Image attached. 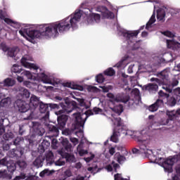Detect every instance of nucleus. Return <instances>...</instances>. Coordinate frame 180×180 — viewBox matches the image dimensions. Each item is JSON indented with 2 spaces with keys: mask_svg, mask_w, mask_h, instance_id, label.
I'll list each match as a JSON object with an SVG mask.
<instances>
[{
  "mask_svg": "<svg viewBox=\"0 0 180 180\" xmlns=\"http://www.w3.org/2000/svg\"><path fill=\"white\" fill-rule=\"evenodd\" d=\"M159 96H160V98H169V94L165 93L163 91L160 90L159 91Z\"/></svg>",
  "mask_w": 180,
  "mask_h": 180,
  "instance_id": "6e6d98bb",
  "label": "nucleus"
},
{
  "mask_svg": "<svg viewBox=\"0 0 180 180\" xmlns=\"http://www.w3.org/2000/svg\"><path fill=\"white\" fill-rule=\"evenodd\" d=\"M41 146L45 148V150H47L49 147H50V142L47 140H43V141L41 143Z\"/></svg>",
  "mask_w": 180,
  "mask_h": 180,
  "instance_id": "09e8293b",
  "label": "nucleus"
},
{
  "mask_svg": "<svg viewBox=\"0 0 180 180\" xmlns=\"http://www.w3.org/2000/svg\"><path fill=\"white\" fill-rule=\"evenodd\" d=\"M21 63L24 67H27V65H29V63L26 62V59L23 58L21 59Z\"/></svg>",
  "mask_w": 180,
  "mask_h": 180,
  "instance_id": "338daca9",
  "label": "nucleus"
},
{
  "mask_svg": "<svg viewBox=\"0 0 180 180\" xmlns=\"http://www.w3.org/2000/svg\"><path fill=\"white\" fill-rule=\"evenodd\" d=\"M176 102H179V100H177L173 96L168 100L167 103L169 106H175L176 105Z\"/></svg>",
  "mask_w": 180,
  "mask_h": 180,
  "instance_id": "ea45409f",
  "label": "nucleus"
},
{
  "mask_svg": "<svg viewBox=\"0 0 180 180\" xmlns=\"http://www.w3.org/2000/svg\"><path fill=\"white\" fill-rule=\"evenodd\" d=\"M22 141H23V138L18 136L17 137L14 141H13V145L14 146H19V144H20V143H22Z\"/></svg>",
  "mask_w": 180,
  "mask_h": 180,
  "instance_id": "8fccbe9b",
  "label": "nucleus"
},
{
  "mask_svg": "<svg viewBox=\"0 0 180 180\" xmlns=\"http://www.w3.org/2000/svg\"><path fill=\"white\" fill-rule=\"evenodd\" d=\"M15 105L20 113H26L30 110V105L22 99L15 101Z\"/></svg>",
  "mask_w": 180,
  "mask_h": 180,
  "instance_id": "1a4fd4ad",
  "label": "nucleus"
},
{
  "mask_svg": "<svg viewBox=\"0 0 180 180\" xmlns=\"http://www.w3.org/2000/svg\"><path fill=\"white\" fill-rule=\"evenodd\" d=\"M44 175H49V170L48 169H44L42 172H40L39 176H44Z\"/></svg>",
  "mask_w": 180,
  "mask_h": 180,
  "instance_id": "e2e57ef3",
  "label": "nucleus"
},
{
  "mask_svg": "<svg viewBox=\"0 0 180 180\" xmlns=\"http://www.w3.org/2000/svg\"><path fill=\"white\" fill-rule=\"evenodd\" d=\"M128 58L129 56H124L121 59V60L115 65V67H117V68H122V67H123V65H124V61H126Z\"/></svg>",
  "mask_w": 180,
  "mask_h": 180,
  "instance_id": "79ce46f5",
  "label": "nucleus"
},
{
  "mask_svg": "<svg viewBox=\"0 0 180 180\" xmlns=\"http://www.w3.org/2000/svg\"><path fill=\"white\" fill-rule=\"evenodd\" d=\"M7 171L10 172V174H13L16 170V165L15 163L8 164L6 166Z\"/></svg>",
  "mask_w": 180,
  "mask_h": 180,
  "instance_id": "f704fd0d",
  "label": "nucleus"
},
{
  "mask_svg": "<svg viewBox=\"0 0 180 180\" xmlns=\"http://www.w3.org/2000/svg\"><path fill=\"white\" fill-rule=\"evenodd\" d=\"M144 27H145L144 25H143L138 30L134 31L133 32H122V34L124 37H126L127 40H130V39L133 37H137V36H139V33H140V30H143Z\"/></svg>",
  "mask_w": 180,
  "mask_h": 180,
  "instance_id": "ddd939ff",
  "label": "nucleus"
},
{
  "mask_svg": "<svg viewBox=\"0 0 180 180\" xmlns=\"http://www.w3.org/2000/svg\"><path fill=\"white\" fill-rule=\"evenodd\" d=\"M164 106V101L158 99L153 104L148 107L149 112H157L160 108Z\"/></svg>",
  "mask_w": 180,
  "mask_h": 180,
  "instance_id": "9b49d317",
  "label": "nucleus"
},
{
  "mask_svg": "<svg viewBox=\"0 0 180 180\" xmlns=\"http://www.w3.org/2000/svg\"><path fill=\"white\" fill-rule=\"evenodd\" d=\"M180 161V153L173 157L168 158L167 159H164L162 158H156V162L162 165L167 172H172V165Z\"/></svg>",
  "mask_w": 180,
  "mask_h": 180,
  "instance_id": "0eeeda50",
  "label": "nucleus"
},
{
  "mask_svg": "<svg viewBox=\"0 0 180 180\" xmlns=\"http://www.w3.org/2000/svg\"><path fill=\"white\" fill-rule=\"evenodd\" d=\"M47 127H48V130H49V134H51V137L58 136V134H60L58 127H57L54 125H51V124H48Z\"/></svg>",
  "mask_w": 180,
  "mask_h": 180,
  "instance_id": "f3484780",
  "label": "nucleus"
},
{
  "mask_svg": "<svg viewBox=\"0 0 180 180\" xmlns=\"http://www.w3.org/2000/svg\"><path fill=\"white\" fill-rule=\"evenodd\" d=\"M172 96L175 98L177 101H180V87H178L173 90Z\"/></svg>",
  "mask_w": 180,
  "mask_h": 180,
  "instance_id": "4c0bfd02",
  "label": "nucleus"
},
{
  "mask_svg": "<svg viewBox=\"0 0 180 180\" xmlns=\"http://www.w3.org/2000/svg\"><path fill=\"white\" fill-rule=\"evenodd\" d=\"M93 115L94 113H74L72 115L73 117L75 118L74 129L75 130H78L75 131L77 137H84V126L86 122V119Z\"/></svg>",
  "mask_w": 180,
  "mask_h": 180,
  "instance_id": "20e7f679",
  "label": "nucleus"
},
{
  "mask_svg": "<svg viewBox=\"0 0 180 180\" xmlns=\"http://www.w3.org/2000/svg\"><path fill=\"white\" fill-rule=\"evenodd\" d=\"M34 129L35 130L36 134H37L38 136H43V134L46 133V130H44V129L40 125L38 126L37 128L36 127H34Z\"/></svg>",
  "mask_w": 180,
  "mask_h": 180,
  "instance_id": "7c9ffc66",
  "label": "nucleus"
},
{
  "mask_svg": "<svg viewBox=\"0 0 180 180\" xmlns=\"http://www.w3.org/2000/svg\"><path fill=\"white\" fill-rule=\"evenodd\" d=\"M4 22L7 23V25H16V22L11 20L10 18H6L4 20Z\"/></svg>",
  "mask_w": 180,
  "mask_h": 180,
  "instance_id": "5fc2aeb1",
  "label": "nucleus"
},
{
  "mask_svg": "<svg viewBox=\"0 0 180 180\" xmlns=\"http://www.w3.org/2000/svg\"><path fill=\"white\" fill-rule=\"evenodd\" d=\"M13 180H26V174L21 173L20 176H15Z\"/></svg>",
  "mask_w": 180,
  "mask_h": 180,
  "instance_id": "603ef678",
  "label": "nucleus"
},
{
  "mask_svg": "<svg viewBox=\"0 0 180 180\" xmlns=\"http://www.w3.org/2000/svg\"><path fill=\"white\" fill-rule=\"evenodd\" d=\"M36 77L39 78V79H41L44 82V84H50L51 85L53 84V82H51V79L47 76L46 74H44V72H41L39 73H34Z\"/></svg>",
  "mask_w": 180,
  "mask_h": 180,
  "instance_id": "4468645a",
  "label": "nucleus"
},
{
  "mask_svg": "<svg viewBox=\"0 0 180 180\" xmlns=\"http://www.w3.org/2000/svg\"><path fill=\"white\" fill-rule=\"evenodd\" d=\"M19 150L18 149L13 148L8 153V155L11 157V158H13L15 157H19Z\"/></svg>",
  "mask_w": 180,
  "mask_h": 180,
  "instance_id": "72a5a7b5",
  "label": "nucleus"
},
{
  "mask_svg": "<svg viewBox=\"0 0 180 180\" xmlns=\"http://www.w3.org/2000/svg\"><path fill=\"white\" fill-rule=\"evenodd\" d=\"M19 95H20V96L22 98V99H27L29 98H30V92L29 91V90H27V89H25L23 87H22L20 89V93Z\"/></svg>",
  "mask_w": 180,
  "mask_h": 180,
  "instance_id": "aec40b11",
  "label": "nucleus"
},
{
  "mask_svg": "<svg viewBox=\"0 0 180 180\" xmlns=\"http://www.w3.org/2000/svg\"><path fill=\"white\" fill-rule=\"evenodd\" d=\"M165 18V12L164 11H158L157 13V19L160 22H164Z\"/></svg>",
  "mask_w": 180,
  "mask_h": 180,
  "instance_id": "a19ab883",
  "label": "nucleus"
},
{
  "mask_svg": "<svg viewBox=\"0 0 180 180\" xmlns=\"http://www.w3.org/2000/svg\"><path fill=\"white\" fill-rule=\"evenodd\" d=\"M115 168V169H117V168H119V164L115 163V161H112L111 165H108L106 166L105 169H107V171H108L109 172L113 171V167Z\"/></svg>",
  "mask_w": 180,
  "mask_h": 180,
  "instance_id": "cd10ccee",
  "label": "nucleus"
},
{
  "mask_svg": "<svg viewBox=\"0 0 180 180\" xmlns=\"http://www.w3.org/2000/svg\"><path fill=\"white\" fill-rule=\"evenodd\" d=\"M0 48L1 49V50H3V51H8L9 50V48H8V46H6V44L5 43H1L0 44Z\"/></svg>",
  "mask_w": 180,
  "mask_h": 180,
  "instance_id": "4d7b16f0",
  "label": "nucleus"
},
{
  "mask_svg": "<svg viewBox=\"0 0 180 180\" xmlns=\"http://www.w3.org/2000/svg\"><path fill=\"white\" fill-rule=\"evenodd\" d=\"M38 151L39 153H40V154H43V153L46 151V149L44 148V146H42V145L39 144L38 146Z\"/></svg>",
  "mask_w": 180,
  "mask_h": 180,
  "instance_id": "052dcab7",
  "label": "nucleus"
},
{
  "mask_svg": "<svg viewBox=\"0 0 180 180\" xmlns=\"http://www.w3.org/2000/svg\"><path fill=\"white\" fill-rule=\"evenodd\" d=\"M11 146H12V143H4L2 146L3 150L4 151H9L11 149Z\"/></svg>",
  "mask_w": 180,
  "mask_h": 180,
  "instance_id": "864d4df0",
  "label": "nucleus"
},
{
  "mask_svg": "<svg viewBox=\"0 0 180 180\" xmlns=\"http://www.w3.org/2000/svg\"><path fill=\"white\" fill-rule=\"evenodd\" d=\"M43 161H44V158H42L41 156H39L34 161L33 165L35 167H37V168H40V167H43Z\"/></svg>",
  "mask_w": 180,
  "mask_h": 180,
  "instance_id": "393cba45",
  "label": "nucleus"
},
{
  "mask_svg": "<svg viewBox=\"0 0 180 180\" xmlns=\"http://www.w3.org/2000/svg\"><path fill=\"white\" fill-rule=\"evenodd\" d=\"M29 105H32L34 108V109H36V108H37V106H39V105H40V101H39V100H37L32 103H30Z\"/></svg>",
  "mask_w": 180,
  "mask_h": 180,
  "instance_id": "bf43d9fd",
  "label": "nucleus"
},
{
  "mask_svg": "<svg viewBox=\"0 0 180 180\" xmlns=\"http://www.w3.org/2000/svg\"><path fill=\"white\" fill-rule=\"evenodd\" d=\"M46 160L47 165H53V164H54V165H56L58 167H61V165H64V164H65V162L61 160V159H59L56 162H54V155L51 151H49L46 153Z\"/></svg>",
  "mask_w": 180,
  "mask_h": 180,
  "instance_id": "6e6552de",
  "label": "nucleus"
},
{
  "mask_svg": "<svg viewBox=\"0 0 180 180\" xmlns=\"http://www.w3.org/2000/svg\"><path fill=\"white\" fill-rule=\"evenodd\" d=\"M63 148L58 151V154L61 155L62 158H65V161L68 162H75V156L71 153L72 151V145L70 143L68 139L62 138V141H60Z\"/></svg>",
  "mask_w": 180,
  "mask_h": 180,
  "instance_id": "423d86ee",
  "label": "nucleus"
},
{
  "mask_svg": "<svg viewBox=\"0 0 180 180\" xmlns=\"http://www.w3.org/2000/svg\"><path fill=\"white\" fill-rule=\"evenodd\" d=\"M67 120H68V116L67 115H62L58 117V121L59 123H62V127L65 126V123H67Z\"/></svg>",
  "mask_w": 180,
  "mask_h": 180,
  "instance_id": "a878e982",
  "label": "nucleus"
},
{
  "mask_svg": "<svg viewBox=\"0 0 180 180\" xmlns=\"http://www.w3.org/2000/svg\"><path fill=\"white\" fill-rule=\"evenodd\" d=\"M24 75H25V77H27L28 79H34L35 78V77L32 75V72H30V71L24 72Z\"/></svg>",
  "mask_w": 180,
  "mask_h": 180,
  "instance_id": "3c124183",
  "label": "nucleus"
},
{
  "mask_svg": "<svg viewBox=\"0 0 180 180\" xmlns=\"http://www.w3.org/2000/svg\"><path fill=\"white\" fill-rule=\"evenodd\" d=\"M11 103H12V101L11 100V98L8 97L6 98H3L0 101V106L1 108H7V106H9V105H11Z\"/></svg>",
  "mask_w": 180,
  "mask_h": 180,
  "instance_id": "b1692460",
  "label": "nucleus"
},
{
  "mask_svg": "<svg viewBox=\"0 0 180 180\" xmlns=\"http://www.w3.org/2000/svg\"><path fill=\"white\" fill-rule=\"evenodd\" d=\"M158 76L159 77V78H161V79H162L163 81L165 79L167 80L168 79V77H169L168 72L164 70L162 72H159L158 74Z\"/></svg>",
  "mask_w": 180,
  "mask_h": 180,
  "instance_id": "c756f323",
  "label": "nucleus"
},
{
  "mask_svg": "<svg viewBox=\"0 0 180 180\" xmlns=\"http://www.w3.org/2000/svg\"><path fill=\"white\" fill-rule=\"evenodd\" d=\"M15 165L19 167L21 169H25V168L27 167V163H26V161L25 160H18Z\"/></svg>",
  "mask_w": 180,
  "mask_h": 180,
  "instance_id": "58836bf2",
  "label": "nucleus"
},
{
  "mask_svg": "<svg viewBox=\"0 0 180 180\" xmlns=\"http://www.w3.org/2000/svg\"><path fill=\"white\" fill-rule=\"evenodd\" d=\"M13 137H15V136L12 132L6 133L3 135V139L7 141H9V140H12Z\"/></svg>",
  "mask_w": 180,
  "mask_h": 180,
  "instance_id": "37998d69",
  "label": "nucleus"
},
{
  "mask_svg": "<svg viewBox=\"0 0 180 180\" xmlns=\"http://www.w3.org/2000/svg\"><path fill=\"white\" fill-rule=\"evenodd\" d=\"M4 153L1 152V155H0V158H2ZM8 163V158L5 157L4 158L0 160V167H7Z\"/></svg>",
  "mask_w": 180,
  "mask_h": 180,
  "instance_id": "e433bc0d",
  "label": "nucleus"
},
{
  "mask_svg": "<svg viewBox=\"0 0 180 180\" xmlns=\"http://www.w3.org/2000/svg\"><path fill=\"white\" fill-rule=\"evenodd\" d=\"M88 22H96L98 23L101 20V15L98 13H93L91 15L89 16L87 18Z\"/></svg>",
  "mask_w": 180,
  "mask_h": 180,
  "instance_id": "4be33fe9",
  "label": "nucleus"
},
{
  "mask_svg": "<svg viewBox=\"0 0 180 180\" xmlns=\"http://www.w3.org/2000/svg\"><path fill=\"white\" fill-rule=\"evenodd\" d=\"M153 23H155V13H153L149 21L146 23V30L150 29V27H151V25H153Z\"/></svg>",
  "mask_w": 180,
  "mask_h": 180,
  "instance_id": "2f4dec72",
  "label": "nucleus"
},
{
  "mask_svg": "<svg viewBox=\"0 0 180 180\" xmlns=\"http://www.w3.org/2000/svg\"><path fill=\"white\" fill-rule=\"evenodd\" d=\"M70 140L71 143L74 144V146H77V144H78V139L71 137Z\"/></svg>",
  "mask_w": 180,
  "mask_h": 180,
  "instance_id": "680f3d73",
  "label": "nucleus"
},
{
  "mask_svg": "<svg viewBox=\"0 0 180 180\" xmlns=\"http://www.w3.org/2000/svg\"><path fill=\"white\" fill-rule=\"evenodd\" d=\"M165 36H167V37H174V34L169 31H166L164 32Z\"/></svg>",
  "mask_w": 180,
  "mask_h": 180,
  "instance_id": "69168bd1",
  "label": "nucleus"
},
{
  "mask_svg": "<svg viewBox=\"0 0 180 180\" xmlns=\"http://www.w3.org/2000/svg\"><path fill=\"white\" fill-rule=\"evenodd\" d=\"M143 91L145 92H149L152 95L158 92V84L155 83H149L143 86Z\"/></svg>",
  "mask_w": 180,
  "mask_h": 180,
  "instance_id": "9d476101",
  "label": "nucleus"
},
{
  "mask_svg": "<svg viewBox=\"0 0 180 180\" xmlns=\"http://www.w3.org/2000/svg\"><path fill=\"white\" fill-rule=\"evenodd\" d=\"M179 84V82L178 80L175 79L174 80L171 85L169 87L166 88L167 92H169V94H172V91H174V86H176Z\"/></svg>",
  "mask_w": 180,
  "mask_h": 180,
  "instance_id": "bb28decb",
  "label": "nucleus"
},
{
  "mask_svg": "<svg viewBox=\"0 0 180 180\" xmlns=\"http://www.w3.org/2000/svg\"><path fill=\"white\" fill-rule=\"evenodd\" d=\"M39 112L40 113H50L49 103L44 104L43 102H41L39 103Z\"/></svg>",
  "mask_w": 180,
  "mask_h": 180,
  "instance_id": "412c9836",
  "label": "nucleus"
},
{
  "mask_svg": "<svg viewBox=\"0 0 180 180\" xmlns=\"http://www.w3.org/2000/svg\"><path fill=\"white\" fill-rule=\"evenodd\" d=\"M116 74L115 69L112 68H109L104 71V75H107V77H113Z\"/></svg>",
  "mask_w": 180,
  "mask_h": 180,
  "instance_id": "473e14b6",
  "label": "nucleus"
},
{
  "mask_svg": "<svg viewBox=\"0 0 180 180\" xmlns=\"http://www.w3.org/2000/svg\"><path fill=\"white\" fill-rule=\"evenodd\" d=\"M140 153H141L140 149L139 150L136 148H132V154H140Z\"/></svg>",
  "mask_w": 180,
  "mask_h": 180,
  "instance_id": "774afa93",
  "label": "nucleus"
},
{
  "mask_svg": "<svg viewBox=\"0 0 180 180\" xmlns=\"http://www.w3.org/2000/svg\"><path fill=\"white\" fill-rule=\"evenodd\" d=\"M49 117H50V115L49 113L46 114L45 116H44L41 118L42 122H49Z\"/></svg>",
  "mask_w": 180,
  "mask_h": 180,
  "instance_id": "0e129e2a",
  "label": "nucleus"
},
{
  "mask_svg": "<svg viewBox=\"0 0 180 180\" xmlns=\"http://www.w3.org/2000/svg\"><path fill=\"white\" fill-rule=\"evenodd\" d=\"M79 155L81 157L88 154V150L84 149V142H80L77 148Z\"/></svg>",
  "mask_w": 180,
  "mask_h": 180,
  "instance_id": "6ab92c4d",
  "label": "nucleus"
},
{
  "mask_svg": "<svg viewBox=\"0 0 180 180\" xmlns=\"http://www.w3.org/2000/svg\"><path fill=\"white\" fill-rule=\"evenodd\" d=\"M63 86L66 88H71V89H78L79 91H84V87L78 84H72L71 82H65L63 84Z\"/></svg>",
  "mask_w": 180,
  "mask_h": 180,
  "instance_id": "a211bd4d",
  "label": "nucleus"
},
{
  "mask_svg": "<svg viewBox=\"0 0 180 180\" xmlns=\"http://www.w3.org/2000/svg\"><path fill=\"white\" fill-rule=\"evenodd\" d=\"M109 119H111L112 123H114L115 128L113 129V134L111 136V141L113 143H117L119 141V137L120 134H124L125 136H131L134 134V131L131 130L124 129V127L122 126V119L120 118V113H109ZM107 116V117H108Z\"/></svg>",
  "mask_w": 180,
  "mask_h": 180,
  "instance_id": "f03ea898",
  "label": "nucleus"
},
{
  "mask_svg": "<svg viewBox=\"0 0 180 180\" xmlns=\"http://www.w3.org/2000/svg\"><path fill=\"white\" fill-rule=\"evenodd\" d=\"M49 112H53V113H71L72 110H75V109H79L78 106H77V102H65L60 103L59 104L56 103H49Z\"/></svg>",
  "mask_w": 180,
  "mask_h": 180,
  "instance_id": "7ed1b4c3",
  "label": "nucleus"
},
{
  "mask_svg": "<svg viewBox=\"0 0 180 180\" xmlns=\"http://www.w3.org/2000/svg\"><path fill=\"white\" fill-rule=\"evenodd\" d=\"M10 174H8V171L6 169L0 170V178H10Z\"/></svg>",
  "mask_w": 180,
  "mask_h": 180,
  "instance_id": "49530a36",
  "label": "nucleus"
},
{
  "mask_svg": "<svg viewBox=\"0 0 180 180\" xmlns=\"http://www.w3.org/2000/svg\"><path fill=\"white\" fill-rule=\"evenodd\" d=\"M150 140H151V137L148 135V131L146 129H143L140 132V136L138 139L139 149L141 154H153V150H151L148 146Z\"/></svg>",
  "mask_w": 180,
  "mask_h": 180,
  "instance_id": "39448f33",
  "label": "nucleus"
},
{
  "mask_svg": "<svg viewBox=\"0 0 180 180\" xmlns=\"http://www.w3.org/2000/svg\"><path fill=\"white\" fill-rule=\"evenodd\" d=\"M4 82L5 86H13V85H15V80L11 78L4 79Z\"/></svg>",
  "mask_w": 180,
  "mask_h": 180,
  "instance_id": "c9c22d12",
  "label": "nucleus"
},
{
  "mask_svg": "<svg viewBox=\"0 0 180 180\" xmlns=\"http://www.w3.org/2000/svg\"><path fill=\"white\" fill-rule=\"evenodd\" d=\"M82 16V13H81V11L79 10L77 12H76L74 15H70L68 18H69V20L72 22V24H74V26L77 27V23L79 22V19H81V17Z\"/></svg>",
  "mask_w": 180,
  "mask_h": 180,
  "instance_id": "f8f14e48",
  "label": "nucleus"
},
{
  "mask_svg": "<svg viewBox=\"0 0 180 180\" xmlns=\"http://www.w3.org/2000/svg\"><path fill=\"white\" fill-rule=\"evenodd\" d=\"M114 160L119 162V164H123L126 161V157L124 155H120V153H117L114 155Z\"/></svg>",
  "mask_w": 180,
  "mask_h": 180,
  "instance_id": "5701e85b",
  "label": "nucleus"
},
{
  "mask_svg": "<svg viewBox=\"0 0 180 180\" xmlns=\"http://www.w3.org/2000/svg\"><path fill=\"white\" fill-rule=\"evenodd\" d=\"M112 112H115V113H122L123 110H124V109L123 108V105H117L115 106H114L112 108Z\"/></svg>",
  "mask_w": 180,
  "mask_h": 180,
  "instance_id": "c85d7f7f",
  "label": "nucleus"
},
{
  "mask_svg": "<svg viewBox=\"0 0 180 180\" xmlns=\"http://www.w3.org/2000/svg\"><path fill=\"white\" fill-rule=\"evenodd\" d=\"M115 101H117V102H122V103H127V102L130 101V96H125L120 98V99L116 98Z\"/></svg>",
  "mask_w": 180,
  "mask_h": 180,
  "instance_id": "c03bdc74",
  "label": "nucleus"
},
{
  "mask_svg": "<svg viewBox=\"0 0 180 180\" xmlns=\"http://www.w3.org/2000/svg\"><path fill=\"white\" fill-rule=\"evenodd\" d=\"M71 27L75 29L74 24L70 20V18L68 17L58 22L40 25L39 30H30L27 36L32 40L43 39V37H56V36H58V32L64 33V32H68Z\"/></svg>",
  "mask_w": 180,
  "mask_h": 180,
  "instance_id": "f257e3e1",
  "label": "nucleus"
},
{
  "mask_svg": "<svg viewBox=\"0 0 180 180\" xmlns=\"http://www.w3.org/2000/svg\"><path fill=\"white\" fill-rule=\"evenodd\" d=\"M96 81L98 84H103L105 82V77H103V75L99 74L96 77Z\"/></svg>",
  "mask_w": 180,
  "mask_h": 180,
  "instance_id": "a18cd8bd",
  "label": "nucleus"
},
{
  "mask_svg": "<svg viewBox=\"0 0 180 180\" xmlns=\"http://www.w3.org/2000/svg\"><path fill=\"white\" fill-rule=\"evenodd\" d=\"M11 72H14L15 74H20V72H22L20 69H19V66H18L17 65H13L11 68Z\"/></svg>",
  "mask_w": 180,
  "mask_h": 180,
  "instance_id": "de8ad7c7",
  "label": "nucleus"
},
{
  "mask_svg": "<svg viewBox=\"0 0 180 180\" xmlns=\"http://www.w3.org/2000/svg\"><path fill=\"white\" fill-rule=\"evenodd\" d=\"M168 117L165 121H162L160 124L163 126L165 124H168L169 123V120H177V122H180V113H175V114H169Z\"/></svg>",
  "mask_w": 180,
  "mask_h": 180,
  "instance_id": "2eb2a0df",
  "label": "nucleus"
},
{
  "mask_svg": "<svg viewBox=\"0 0 180 180\" xmlns=\"http://www.w3.org/2000/svg\"><path fill=\"white\" fill-rule=\"evenodd\" d=\"M8 56L9 57H15V49H8Z\"/></svg>",
  "mask_w": 180,
  "mask_h": 180,
  "instance_id": "13d9d810",
  "label": "nucleus"
},
{
  "mask_svg": "<svg viewBox=\"0 0 180 180\" xmlns=\"http://www.w3.org/2000/svg\"><path fill=\"white\" fill-rule=\"evenodd\" d=\"M101 15L104 19H114L115 13L113 12L110 11L108 8L103 7V11L101 12Z\"/></svg>",
  "mask_w": 180,
  "mask_h": 180,
  "instance_id": "dca6fc26",
  "label": "nucleus"
}]
</instances>
